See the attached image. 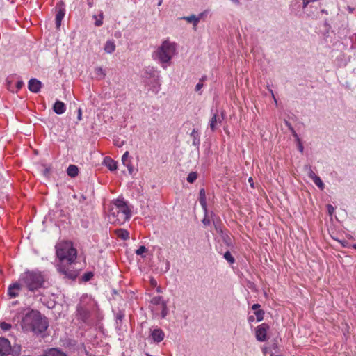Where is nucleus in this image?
Here are the masks:
<instances>
[{"mask_svg": "<svg viewBox=\"0 0 356 356\" xmlns=\"http://www.w3.org/2000/svg\"><path fill=\"white\" fill-rule=\"evenodd\" d=\"M197 177V175L195 172H191L187 177V181L189 183H193Z\"/></svg>", "mask_w": 356, "mask_h": 356, "instance_id": "27", "label": "nucleus"}, {"mask_svg": "<svg viewBox=\"0 0 356 356\" xmlns=\"http://www.w3.org/2000/svg\"><path fill=\"white\" fill-rule=\"evenodd\" d=\"M181 19L187 21L189 23H193L194 27H196L199 22L198 18L195 15H191L187 16V17H183Z\"/></svg>", "mask_w": 356, "mask_h": 356, "instance_id": "20", "label": "nucleus"}, {"mask_svg": "<svg viewBox=\"0 0 356 356\" xmlns=\"http://www.w3.org/2000/svg\"><path fill=\"white\" fill-rule=\"evenodd\" d=\"M260 305L259 304H254L252 306V309L253 310H254L255 312L259 310V308H260Z\"/></svg>", "mask_w": 356, "mask_h": 356, "instance_id": "38", "label": "nucleus"}, {"mask_svg": "<svg viewBox=\"0 0 356 356\" xmlns=\"http://www.w3.org/2000/svg\"><path fill=\"white\" fill-rule=\"evenodd\" d=\"M0 327L4 331H8L11 328V325L6 322H2L0 324Z\"/></svg>", "mask_w": 356, "mask_h": 356, "instance_id": "32", "label": "nucleus"}, {"mask_svg": "<svg viewBox=\"0 0 356 356\" xmlns=\"http://www.w3.org/2000/svg\"><path fill=\"white\" fill-rule=\"evenodd\" d=\"M114 144L116 146L122 147L123 145V144H124V142L123 141L120 142L119 140H115L114 141Z\"/></svg>", "mask_w": 356, "mask_h": 356, "instance_id": "39", "label": "nucleus"}, {"mask_svg": "<svg viewBox=\"0 0 356 356\" xmlns=\"http://www.w3.org/2000/svg\"><path fill=\"white\" fill-rule=\"evenodd\" d=\"M327 211H328L329 214L330 216H332L334 211V207L331 204H328L327 205Z\"/></svg>", "mask_w": 356, "mask_h": 356, "instance_id": "36", "label": "nucleus"}, {"mask_svg": "<svg viewBox=\"0 0 356 356\" xmlns=\"http://www.w3.org/2000/svg\"><path fill=\"white\" fill-rule=\"evenodd\" d=\"M28 88L32 92L38 93L42 88V82L36 79H31L28 83Z\"/></svg>", "mask_w": 356, "mask_h": 356, "instance_id": "9", "label": "nucleus"}, {"mask_svg": "<svg viewBox=\"0 0 356 356\" xmlns=\"http://www.w3.org/2000/svg\"><path fill=\"white\" fill-rule=\"evenodd\" d=\"M95 73L97 74V75H101L102 76H105V73L103 70V69L102 67H97L95 69Z\"/></svg>", "mask_w": 356, "mask_h": 356, "instance_id": "35", "label": "nucleus"}, {"mask_svg": "<svg viewBox=\"0 0 356 356\" xmlns=\"http://www.w3.org/2000/svg\"><path fill=\"white\" fill-rule=\"evenodd\" d=\"M150 336L155 343H160L164 339L165 333L161 328H154L150 332Z\"/></svg>", "mask_w": 356, "mask_h": 356, "instance_id": "8", "label": "nucleus"}, {"mask_svg": "<svg viewBox=\"0 0 356 356\" xmlns=\"http://www.w3.org/2000/svg\"><path fill=\"white\" fill-rule=\"evenodd\" d=\"M249 182L250 183L251 186H253V184L252 183V177H250L249 179H248Z\"/></svg>", "mask_w": 356, "mask_h": 356, "instance_id": "46", "label": "nucleus"}, {"mask_svg": "<svg viewBox=\"0 0 356 356\" xmlns=\"http://www.w3.org/2000/svg\"><path fill=\"white\" fill-rule=\"evenodd\" d=\"M129 152L127 151L124 152V154L122 155V162L124 165L127 166L129 170V172L131 174L132 173L134 169L133 166L131 165L130 160L129 159Z\"/></svg>", "mask_w": 356, "mask_h": 356, "instance_id": "14", "label": "nucleus"}, {"mask_svg": "<svg viewBox=\"0 0 356 356\" xmlns=\"http://www.w3.org/2000/svg\"><path fill=\"white\" fill-rule=\"evenodd\" d=\"M19 281L29 291L35 292L42 287L44 279L40 272L26 271L21 275Z\"/></svg>", "mask_w": 356, "mask_h": 356, "instance_id": "5", "label": "nucleus"}, {"mask_svg": "<svg viewBox=\"0 0 356 356\" xmlns=\"http://www.w3.org/2000/svg\"><path fill=\"white\" fill-rule=\"evenodd\" d=\"M224 258L231 264L234 262V259L229 251L224 254Z\"/></svg>", "mask_w": 356, "mask_h": 356, "instance_id": "31", "label": "nucleus"}, {"mask_svg": "<svg viewBox=\"0 0 356 356\" xmlns=\"http://www.w3.org/2000/svg\"><path fill=\"white\" fill-rule=\"evenodd\" d=\"M49 356H67L65 353L57 348H51L49 350Z\"/></svg>", "mask_w": 356, "mask_h": 356, "instance_id": "22", "label": "nucleus"}, {"mask_svg": "<svg viewBox=\"0 0 356 356\" xmlns=\"http://www.w3.org/2000/svg\"><path fill=\"white\" fill-rule=\"evenodd\" d=\"M168 309L167 307V303L163 302V303H162V306H161V318H165L166 316L168 315Z\"/></svg>", "mask_w": 356, "mask_h": 356, "instance_id": "29", "label": "nucleus"}, {"mask_svg": "<svg viewBox=\"0 0 356 356\" xmlns=\"http://www.w3.org/2000/svg\"><path fill=\"white\" fill-rule=\"evenodd\" d=\"M151 302L156 305L162 306V303L165 302L161 296H155L152 299Z\"/></svg>", "mask_w": 356, "mask_h": 356, "instance_id": "24", "label": "nucleus"}, {"mask_svg": "<svg viewBox=\"0 0 356 356\" xmlns=\"http://www.w3.org/2000/svg\"><path fill=\"white\" fill-rule=\"evenodd\" d=\"M117 236L122 240H127L129 238V233L127 230L119 229L115 230Z\"/></svg>", "mask_w": 356, "mask_h": 356, "instance_id": "18", "label": "nucleus"}, {"mask_svg": "<svg viewBox=\"0 0 356 356\" xmlns=\"http://www.w3.org/2000/svg\"><path fill=\"white\" fill-rule=\"evenodd\" d=\"M223 119L222 117L218 116L216 114H213L210 122V128L213 131L216 129L218 124H220Z\"/></svg>", "mask_w": 356, "mask_h": 356, "instance_id": "13", "label": "nucleus"}, {"mask_svg": "<svg viewBox=\"0 0 356 356\" xmlns=\"http://www.w3.org/2000/svg\"><path fill=\"white\" fill-rule=\"evenodd\" d=\"M205 15V12H203V13H200L197 17L198 18V21L200 22V20Z\"/></svg>", "mask_w": 356, "mask_h": 356, "instance_id": "43", "label": "nucleus"}, {"mask_svg": "<svg viewBox=\"0 0 356 356\" xmlns=\"http://www.w3.org/2000/svg\"><path fill=\"white\" fill-rule=\"evenodd\" d=\"M147 251V249L142 245V246H140V248L136 251V254L137 255H142L143 253L146 252Z\"/></svg>", "mask_w": 356, "mask_h": 356, "instance_id": "33", "label": "nucleus"}, {"mask_svg": "<svg viewBox=\"0 0 356 356\" xmlns=\"http://www.w3.org/2000/svg\"><path fill=\"white\" fill-rule=\"evenodd\" d=\"M203 87V83H200L199 82L196 86H195V90L196 91H199L202 89V88Z\"/></svg>", "mask_w": 356, "mask_h": 356, "instance_id": "37", "label": "nucleus"}, {"mask_svg": "<svg viewBox=\"0 0 356 356\" xmlns=\"http://www.w3.org/2000/svg\"><path fill=\"white\" fill-rule=\"evenodd\" d=\"M254 314L257 316V321H261L264 318V312L262 309H259L254 312Z\"/></svg>", "mask_w": 356, "mask_h": 356, "instance_id": "30", "label": "nucleus"}, {"mask_svg": "<svg viewBox=\"0 0 356 356\" xmlns=\"http://www.w3.org/2000/svg\"><path fill=\"white\" fill-rule=\"evenodd\" d=\"M21 326L24 331L40 334L47 329L48 321L38 311L31 310L23 317Z\"/></svg>", "mask_w": 356, "mask_h": 356, "instance_id": "2", "label": "nucleus"}, {"mask_svg": "<svg viewBox=\"0 0 356 356\" xmlns=\"http://www.w3.org/2000/svg\"><path fill=\"white\" fill-rule=\"evenodd\" d=\"M22 286V283L19 284L18 282L10 284L8 289V296L10 298H16L19 295Z\"/></svg>", "mask_w": 356, "mask_h": 356, "instance_id": "7", "label": "nucleus"}, {"mask_svg": "<svg viewBox=\"0 0 356 356\" xmlns=\"http://www.w3.org/2000/svg\"><path fill=\"white\" fill-rule=\"evenodd\" d=\"M156 282L154 280L152 281V284H154Z\"/></svg>", "mask_w": 356, "mask_h": 356, "instance_id": "52", "label": "nucleus"}, {"mask_svg": "<svg viewBox=\"0 0 356 356\" xmlns=\"http://www.w3.org/2000/svg\"><path fill=\"white\" fill-rule=\"evenodd\" d=\"M252 319H253V316H251V317L249 318L250 321H252Z\"/></svg>", "mask_w": 356, "mask_h": 356, "instance_id": "51", "label": "nucleus"}, {"mask_svg": "<svg viewBox=\"0 0 356 356\" xmlns=\"http://www.w3.org/2000/svg\"><path fill=\"white\" fill-rule=\"evenodd\" d=\"M115 42L110 40L106 42L104 49L107 54H112L115 50Z\"/></svg>", "mask_w": 356, "mask_h": 356, "instance_id": "15", "label": "nucleus"}, {"mask_svg": "<svg viewBox=\"0 0 356 356\" xmlns=\"http://www.w3.org/2000/svg\"><path fill=\"white\" fill-rule=\"evenodd\" d=\"M353 248L356 250V244L353 245Z\"/></svg>", "mask_w": 356, "mask_h": 356, "instance_id": "50", "label": "nucleus"}, {"mask_svg": "<svg viewBox=\"0 0 356 356\" xmlns=\"http://www.w3.org/2000/svg\"><path fill=\"white\" fill-rule=\"evenodd\" d=\"M233 3H238V0H231Z\"/></svg>", "mask_w": 356, "mask_h": 356, "instance_id": "48", "label": "nucleus"}, {"mask_svg": "<svg viewBox=\"0 0 356 356\" xmlns=\"http://www.w3.org/2000/svg\"><path fill=\"white\" fill-rule=\"evenodd\" d=\"M40 356H49V350L44 354H43L42 355H40Z\"/></svg>", "mask_w": 356, "mask_h": 356, "instance_id": "47", "label": "nucleus"}, {"mask_svg": "<svg viewBox=\"0 0 356 356\" xmlns=\"http://www.w3.org/2000/svg\"><path fill=\"white\" fill-rule=\"evenodd\" d=\"M93 18L95 19V25L96 26H101L103 24V13H100L99 16L93 15Z\"/></svg>", "mask_w": 356, "mask_h": 356, "instance_id": "23", "label": "nucleus"}, {"mask_svg": "<svg viewBox=\"0 0 356 356\" xmlns=\"http://www.w3.org/2000/svg\"><path fill=\"white\" fill-rule=\"evenodd\" d=\"M202 222H203L204 225H209V223H210V220H209V219H208V218H204L203 219V220H202Z\"/></svg>", "mask_w": 356, "mask_h": 356, "instance_id": "42", "label": "nucleus"}, {"mask_svg": "<svg viewBox=\"0 0 356 356\" xmlns=\"http://www.w3.org/2000/svg\"><path fill=\"white\" fill-rule=\"evenodd\" d=\"M79 172L77 166L74 165H70L67 170V175L71 177H75Z\"/></svg>", "mask_w": 356, "mask_h": 356, "instance_id": "19", "label": "nucleus"}, {"mask_svg": "<svg viewBox=\"0 0 356 356\" xmlns=\"http://www.w3.org/2000/svg\"><path fill=\"white\" fill-rule=\"evenodd\" d=\"M93 277V273L91 272H88L84 274L83 277V280L84 281H89Z\"/></svg>", "mask_w": 356, "mask_h": 356, "instance_id": "34", "label": "nucleus"}, {"mask_svg": "<svg viewBox=\"0 0 356 356\" xmlns=\"http://www.w3.org/2000/svg\"><path fill=\"white\" fill-rule=\"evenodd\" d=\"M269 330V326L266 323H262L257 326L255 331V337L256 339L259 341H266L268 340V337L267 336L268 330Z\"/></svg>", "mask_w": 356, "mask_h": 356, "instance_id": "6", "label": "nucleus"}, {"mask_svg": "<svg viewBox=\"0 0 356 356\" xmlns=\"http://www.w3.org/2000/svg\"><path fill=\"white\" fill-rule=\"evenodd\" d=\"M177 54V44L169 40L162 42L161 44L153 53V58L158 61L163 69L171 65V60Z\"/></svg>", "mask_w": 356, "mask_h": 356, "instance_id": "3", "label": "nucleus"}, {"mask_svg": "<svg viewBox=\"0 0 356 356\" xmlns=\"http://www.w3.org/2000/svg\"><path fill=\"white\" fill-rule=\"evenodd\" d=\"M313 181L321 190H323L324 188V184L318 176H317L316 177H314V179L313 180Z\"/></svg>", "mask_w": 356, "mask_h": 356, "instance_id": "28", "label": "nucleus"}, {"mask_svg": "<svg viewBox=\"0 0 356 356\" xmlns=\"http://www.w3.org/2000/svg\"><path fill=\"white\" fill-rule=\"evenodd\" d=\"M286 124H287V126L289 127V129L291 130V131L292 132V134L294 137H296L297 138V140L298 141L299 143V145H298V150L300 152H303V149H304V147L302 146V145L300 143V139L296 134V132L295 131L294 129L289 124L288 122H286Z\"/></svg>", "mask_w": 356, "mask_h": 356, "instance_id": "21", "label": "nucleus"}, {"mask_svg": "<svg viewBox=\"0 0 356 356\" xmlns=\"http://www.w3.org/2000/svg\"><path fill=\"white\" fill-rule=\"evenodd\" d=\"M131 217V211L122 200H115L111 206L109 220L112 223L124 224Z\"/></svg>", "mask_w": 356, "mask_h": 356, "instance_id": "4", "label": "nucleus"}, {"mask_svg": "<svg viewBox=\"0 0 356 356\" xmlns=\"http://www.w3.org/2000/svg\"><path fill=\"white\" fill-rule=\"evenodd\" d=\"M23 85H24L23 81H17V88L18 89H20V88H22V87L23 86Z\"/></svg>", "mask_w": 356, "mask_h": 356, "instance_id": "41", "label": "nucleus"}, {"mask_svg": "<svg viewBox=\"0 0 356 356\" xmlns=\"http://www.w3.org/2000/svg\"><path fill=\"white\" fill-rule=\"evenodd\" d=\"M56 255L60 260L57 266L58 270L65 277L74 279L76 272L70 266L76 259L77 252L70 242H61L56 247Z\"/></svg>", "mask_w": 356, "mask_h": 356, "instance_id": "1", "label": "nucleus"}, {"mask_svg": "<svg viewBox=\"0 0 356 356\" xmlns=\"http://www.w3.org/2000/svg\"><path fill=\"white\" fill-rule=\"evenodd\" d=\"M307 172V175L308 176L312 179L314 180V177H316L317 175L314 172V171L312 170L311 166L309 165H306L305 167Z\"/></svg>", "mask_w": 356, "mask_h": 356, "instance_id": "26", "label": "nucleus"}, {"mask_svg": "<svg viewBox=\"0 0 356 356\" xmlns=\"http://www.w3.org/2000/svg\"><path fill=\"white\" fill-rule=\"evenodd\" d=\"M53 109L56 113L60 115L65 112L66 107L63 102L57 100L54 104Z\"/></svg>", "mask_w": 356, "mask_h": 356, "instance_id": "12", "label": "nucleus"}, {"mask_svg": "<svg viewBox=\"0 0 356 356\" xmlns=\"http://www.w3.org/2000/svg\"><path fill=\"white\" fill-rule=\"evenodd\" d=\"M200 203L203 207H206V200H205V191L204 189H201L200 191Z\"/></svg>", "mask_w": 356, "mask_h": 356, "instance_id": "25", "label": "nucleus"}, {"mask_svg": "<svg viewBox=\"0 0 356 356\" xmlns=\"http://www.w3.org/2000/svg\"><path fill=\"white\" fill-rule=\"evenodd\" d=\"M106 166L111 171L117 169V163L115 161L109 157H106L104 161Z\"/></svg>", "mask_w": 356, "mask_h": 356, "instance_id": "17", "label": "nucleus"}, {"mask_svg": "<svg viewBox=\"0 0 356 356\" xmlns=\"http://www.w3.org/2000/svg\"><path fill=\"white\" fill-rule=\"evenodd\" d=\"M10 350V341L6 338H0V356L9 353Z\"/></svg>", "mask_w": 356, "mask_h": 356, "instance_id": "10", "label": "nucleus"}, {"mask_svg": "<svg viewBox=\"0 0 356 356\" xmlns=\"http://www.w3.org/2000/svg\"><path fill=\"white\" fill-rule=\"evenodd\" d=\"M77 312L79 318H81L83 321H86L90 314L89 309L81 303L77 307Z\"/></svg>", "mask_w": 356, "mask_h": 356, "instance_id": "11", "label": "nucleus"}, {"mask_svg": "<svg viewBox=\"0 0 356 356\" xmlns=\"http://www.w3.org/2000/svg\"><path fill=\"white\" fill-rule=\"evenodd\" d=\"M78 119L79 120H81V108H79V110H78Z\"/></svg>", "mask_w": 356, "mask_h": 356, "instance_id": "44", "label": "nucleus"}, {"mask_svg": "<svg viewBox=\"0 0 356 356\" xmlns=\"http://www.w3.org/2000/svg\"><path fill=\"white\" fill-rule=\"evenodd\" d=\"M191 136L194 138V140L196 139L197 132L195 129L193 130L192 133L191 134ZM193 144H195V141H193Z\"/></svg>", "mask_w": 356, "mask_h": 356, "instance_id": "40", "label": "nucleus"}, {"mask_svg": "<svg viewBox=\"0 0 356 356\" xmlns=\"http://www.w3.org/2000/svg\"><path fill=\"white\" fill-rule=\"evenodd\" d=\"M65 16V9L60 8L56 15V24L57 29H59L61 24V21L63 20Z\"/></svg>", "mask_w": 356, "mask_h": 356, "instance_id": "16", "label": "nucleus"}, {"mask_svg": "<svg viewBox=\"0 0 356 356\" xmlns=\"http://www.w3.org/2000/svg\"><path fill=\"white\" fill-rule=\"evenodd\" d=\"M161 3H162V0H160V1H159L158 5H159V6H160Z\"/></svg>", "mask_w": 356, "mask_h": 356, "instance_id": "49", "label": "nucleus"}, {"mask_svg": "<svg viewBox=\"0 0 356 356\" xmlns=\"http://www.w3.org/2000/svg\"><path fill=\"white\" fill-rule=\"evenodd\" d=\"M269 90H270V93L272 94V96H273V98L274 99L275 102H277V100H276V99L275 97V95H274V94L273 92V90L271 89H270Z\"/></svg>", "mask_w": 356, "mask_h": 356, "instance_id": "45", "label": "nucleus"}]
</instances>
